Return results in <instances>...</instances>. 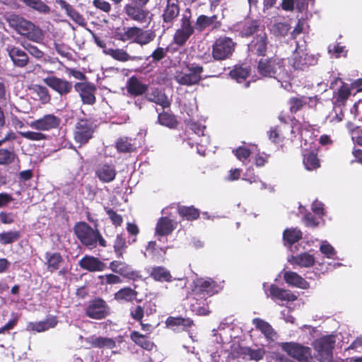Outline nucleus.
<instances>
[{"instance_id":"f257e3e1","label":"nucleus","mask_w":362,"mask_h":362,"mask_svg":"<svg viewBox=\"0 0 362 362\" xmlns=\"http://www.w3.org/2000/svg\"><path fill=\"white\" fill-rule=\"evenodd\" d=\"M257 72L264 78H273L278 81L287 76L284 60L276 56L263 57L257 62Z\"/></svg>"},{"instance_id":"f03ea898","label":"nucleus","mask_w":362,"mask_h":362,"mask_svg":"<svg viewBox=\"0 0 362 362\" xmlns=\"http://www.w3.org/2000/svg\"><path fill=\"white\" fill-rule=\"evenodd\" d=\"M74 233L80 243L90 249L95 248L98 243L100 247H107V241L99 230L93 228L85 221L76 223L74 226Z\"/></svg>"},{"instance_id":"7ed1b4c3","label":"nucleus","mask_w":362,"mask_h":362,"mask_svg":"<svg viewBox=\"0 0 362 362\" xmlns=\"http://www.w3.org/2000/svg\"><path fill=\"white\" fill-rule=\"evenodd\" d=\"M97 125L92 118L78 119L74 130V141L79 144V147L87 144L93 138Z\"/></svg>"},{"instance_id":"20e7f679","label":"nucleus","mask_w":362,"mask_h":362,"mask_svg":"<svg viewBox=\"0 0 362 362\" xmlns=\"http://www.w3.org/2000/svg\"><path fill=\"white\" fill-rule=\"evenodd\" d=\"M334 344L335 339L332 335L323 336L313 341V349L317 352V357L320 362H332Z\"/></svg>"},{"instance_id":"39448f33","label":"nucleus","mask_w":362,"mask_h":362,"mask_svg":"<svg viewBox=\"0 0 362 362\" xmlns=\"http://www.w3.org/2000/svg\"><path fill=\"white\" fill-rule=\"evenodd\" d=\"M84 312L88 317L100 320L105 319L111 314V308L103 298L95 297L88 301Z\"/></svg>"},{"instance_id":"423d86ee","label":"nucleus","mask_w":362,"mask_h":362,"mask_svg":"<svg viewBox=\"0 0 362 362\" xmlns=\"http://www.w3.org/2000/svg\"><path fill=\"white\" fill-rule=\"evenodd\" d=\"M235 47V43L230 37H219L212 45V57L218 61L228 59L233 54Z\"/></svg>"},{"instance_id":"0eeeda50","label":"nucleus","mask_w":362,"mask_h":362,"mask_svg":"<svg viewBox=\"0 0 362 362\" xmlns=\"http://www.w3.org/2000/svg\"><path fill=\"white\" fill-rule=\"evenodd\" d=\"M187 73H180L175 76L176 81L182 86H191L198 84L202 79V74L204 71L202 66L196 64L187 65Z\"/></svg>"},{"instance_id":"6e6552de","label":"nucleus","mask_w":362,"mask_h":362,"mask_svg":"<svg viewBox=\"0 0 362 362\" xmlns=\"http://www.w3.org/2000/svg\"><path fill=\"white\" fill-rule=\"evenodd\" d=\"M93 35L95 44L103 49L104 54L110 56L115 60L125 62L129 60L139 61L142 59L140 56H130L124 49L107 48L106 43L100 40L91 30L87 29Z\"/></svg>"},{"instance_id":"1a4fd4ad","label":"nucleus","mask_w":362,"mask_h":362,"mask_svg":"<svg viewBox=\"0 0 362 362\" xmlns=\"http://www.w3.org/2000/svg\"><path fill=\"white\" fill-rule=\"evenodd\" d=\"M281 348L288 356L299 362H311L313 360L312 350L308 346L296 342H285L282 344Z\"/></svg>"},{"instance_id":"9d476101","label":"nucleus","mask_w":362,"mask_h":362,"mask_svg":"<svg viewBox=\"0 0 362 362\" xmlns=\"http://www.w3.org/2000/svg\"><path fill=\"white\" fill-rule=\"evenodd\" d=\"M220 285L211 278H199L194 281L192 289L194 296L200 297H211L219 292Z\"/></svg>"},{"instance_id":"9b49d317","label":"nucleus","mask_w":362,"mask_h":362,"mask_svg":"<svg viewBox=\"0 0 362 362\" xmlns=\"http://www.w3.org/2000/svg\"><path fill=\"white\" fill-rule=\"evenodd\" d=\"M74 90L78 93L81 101L85 105H93L96 103V86L90 81L76 82Z\"/></svg>"},{"instance_id":"f8f14e48","label":"nucleus","mask_w":362,"mask_h":362,"mask_svg":"<svg viewBox=\"0 0 362 362\" xmlns=\"http://www.w3.org/2000/svg\"><path fill=\"white\" fill-rule=\"evenodd\" d=\"M316 62L317 59L313 54H309L305 50L300 49L298 43L296 42V48L291 61V66L295 70L305 71L310 66L314 65Z\"/></svg>"},{"instance_id":"ddd939ff","label":"nucleus","mask_w":362,"mask_h":362,"mask_svg":"<svg viewBox=\"0 0 362 362\" xmlns=\"http://www.w3.org/2000/svg\"><path fill=\"white\" fill-rule=\"evenodd\" d=\"M108 268L120 276L132 281H137L141 279L140 272L134 270L131 265L125 262L113 260L110 262Z\"/></svg>"},{"instance_id":"4468645a","label":"nucleus","mask_w":362,"mask_h":362,"mask_svg":"<svg viewBox=\"0 0 362 362\" xmlns=\"http://www.w3.org/2000/svg\"><path fill=\"white\" fill-rule=\"evenodd\" d=\"M43 82L61 97L71 93L74 88L71 81L56 76L46 77L43 78Z\"/></svg>"},{"instance_id":"2eb2a0df","label":"nucleus","mask_w":362,"mask_h":362,"mask_svg":"<svg viewBox=\"0 0 362 362\" xmlns=\"http://www.w3.org/2000/svg\"><path fill=\"white\" fill-rule=\"evenodd\" d=\"M61 119L54 114H47L43 117L33 120L30 123V127L37 131L47 132L59 127Z\"/></svg>"},{"instance_id":"dca6fc26","label":"nucleus","mask_w":362,"mask_h":362,"mask_svg":"<svg viewBox=\"0 0 362 362\" xmlns=\"http://www.w3.org/2000/svg\"><path fill=\"white\" fill-rule=\"evenodd\" d=\"M14 28L19 34L30 40L40 42L43 40V32L35 24H14Z\"/></svg>"},{"instance_id":"f3484780","label":"nucleus","mask_w":362,"mask_h":362,"mask_svg":"<svg viewBox=\"0 0 362 362\" xmlns=\"http://www.w3.org/2000/svg\"><path fill=\"white\" fill-rule=\"evenodd\" d=\"M95 173L98 180L103 183L112 182L117 174L115 166L108 163L98 164Z\"/></svg>"},{"instance_id":"a211bd4d","label":"nucleus","mask_w":362,"mask_h":362,"mask_svg":"<svg viewBox=\"0 0 362 362\" xmlns=\"http://www.w3.org/2000/svg\"><path fill=\"white\" fill-rule=\"evenodd\" d=\"M78 266L90 272H102L107 268L106 264L99 258L88 255L79 260Z\"/></svg>"},{"instance_id":"6ab92c4d","label":"nucleus","mask_w":362,"mask_h":362,"mask_svg":"<svg viewBox=\"0 0 362 362\" xmlns=\"http://www.w3.org/2000/svg\"><path fill=\"white\" fill-rule=\"evenodd\" d=\"M267 37L265 31L257 34L249 45V49L255 54L265 57L267 49Z\"/></svg>"},{"instance_id":"aec40b11","label":"nucleus","mask_w":362,"mask_h":362,"mask_svg":"<svg viewBox=\"0 0 362 362\" xmlns=\"http://www.w3.org/2000/svg\"><path fill=\"white\" fill-rule=\"evenodd\" d=\"M139 292L136 286L133 288L130 286H124L115 292L113 295L114 300L119 304L133 303L136 300Z\"/></svg>"},{"instance_id":"412c9836","label":"nucleus","mask_w":362,"mask_h":362,"mask_svg":"<svg viewBox=\"0 0 362 362\" xmlns=\"http://www.w3.org/2000/svg\"><path fill=\"white\" fill-rule=\"evenodd\" d=\"M177 226V221L167 216H162L157 221L155 228L156 235L158 236H168L175 230Z\"/></svg>"},{"instance_id":"4be33fe9","label":"nucleus","mask_w":362,"mask_h":362,"mask_svg":"<svg viewBox=\"0 0 362 362\" xmlns=\"http://www.w3.org/2000/svg\"><path fill=\"white\" fill-rule=\"evenodd\" d=\"M166 326L175 332H182L190 328L194 322L189 317L170 316L165 321Z\"/></svg>"},{"instance_id":"5701e85b","label":"nucleus","mask_w":362,"mask_h":362,"mask_svg":"<svg viewBox=\"0 0 362 362\" xmlns=\"http://www.w3.org/2000/svg\"><path fill=\"white\" fill-rule=\"evenodd\" d=\"M129 337L135 344L146 351H151L157 348L148 334H143L134 330L131 332Z\"/></svg>"},{"instance_id":"b1692460","label":"nucleus","mask_w":362,"mask_h":362,"mask_svg":"<svg viewBox=\"0 0 362 362\" xmlns=\"http://www.w3.org/2000/svg\"><path fill=\"white\" fill-rule=\"evenodd\" d=\"M269 296L272 300L293 302L297 300V296L290 290L281 288L276 284H271L269 288Z\"/></svg>"},{"instance_id":"393cba45","label":"nucleus","mask_w":362,"mask_h":362,"mask_svg":"<svg viewBox=\"0 0 362 362\" xmlns=\"http://www.w3.org/2000/svg\"><path fill=\"white\" fill-rule=\"evenodd\" d=\"M86 344L89 345V348L98 349H112L116 346L115 340L109 337H96L91 335L85 339Z\"/></svg>"},{"instance_id":"a878e982","label":"nucleus","mask_w":362,"mask_h":362,"mask_svg":"<svg viewBox=\"0 0 362 362\" xmlns=\"http://www.w3.org/2000/svg\"><path fill=\"white\" fill-rule=\"evenodd\" d=\"M58 320L56 316L52 315L47 317L45 320L35 322H28L27 325V330L35 331L37 332H42L48 330L50 328H54L57 326Z\"/></svg>"},{"instance_id":"bb28decb","label":"nucleus","mask_w":362,"mask_h":362,"mask_svg":"<svg viewBox=\"0 0 362 362\" xmlns=\"http://www.w3.org/2000/svg\"><path fill=\"white\" fill-rule=\"evenodd\" d=\"M126 88L129 94L136 97L146 93L148 86L143 83L136 76H132L128 78Z\"/></svg>"},{"instance_id":"cd10ccee","label":"nucleus","mask_w":362,"mask_h":362,"mask_svg":"<svg viewBox=\"0 0 362 362\" xmlns=\"http://www.w3.org/2000/svg\"><path fill=\"white\" fill-rule=\"evenodd\" d=\"M194 302L191 304V309L197 315L206 316L211 313L209 304L211 303L208 297L194 296Z\"/></svg>"},{"instance_id":"c85d7f7f","label":"nucleus","mask_w":362,"mask_h":362,"mask_svg":"<svg viewBox=\"0 0 362 362\" xmlns=\"http://www.w3.org/2000/svg\"><path fill=\"white\" fill-rule=\"evenodd\" d=\"M125 13L130 20L136 21H151V15L148 11L144 10L138 6L127 5L125 6Z\"/></svg>"},{"instance_id":"c756f323","label":"nucleus","mask_w":362,"mask_h":362,"mask_svg":"<svg viewBox=\"0 0 362 362\" xmlns=\"http://www.w3.org/2000/svg\"><path fill=\"white\" fill-rule=\"evenodd\" d=\"M146 98L148 101L160 105L163 108L170 107L171 103L168 100V96L158 88H153L149 93L146 94Z\"/></svg>"},{"instance_id":"7c9ffc66","label":"nucleus","mask_w":362,"mask_h":362,"mask_svg":"<svg viewBox=\"0 0 362 362\" xmlns=\"http://www.w3.org/2000/svg\"><path fill=\"white\" fill-rule=\"evenodd\" d=\"M46 259L45 264L48 272L52 273L59 269L64 262V258L61 253L58 252H47L45 255Z\"/></svg>"},{"instance_id":"2f4dec72","label":"nucleus","mask_w":362,"mask_h":362,"mask_svg":"<svg viewBox=\"0 0 362 362\" xmlns=\"http://www.w3.org/2000/svg\"><path fill=\"white\" fill-rule=\"evenodd\" d=\"M8 55L13 62L14 65L18 67H24L28 64V57L22 49L13 47H8Z\"/></svg>"},{"instance_id":"473e14b6","label":"nucleus","mask_w":362,"mask_h":362,"mask_svg":"<svg viewBox=\"0 0 362 362\" xmlns=\"http://www.w3.org/2000/svg\"><path fill=\"white\" fill-rule=\"evenodd\" d=\"M149 276L156 281L171 282L173 276L170 272L163 266H155L151 267Z\"/></svg>"},{"instance_id":"72a5a7b5","label":"nucleus","mask_w":362,"mask_h":362,"mask_svg":"<svg viewBox=\"0 0 362 362\" xmlns=\"http://www.w3.org/2000/svg\"><path fill=\"white\" fill-rule=\"evenodd\" d=\"M193 33L194 28L192 24H182V27L174 35V42L179 46L184 45Z\"/></svg>"},{"instance_id":"f704fd0d","label":"nucleus","mask_w":362,"mask_h":362,"mask_svg":"<svg viewBox=\"0 0 362 362\" xmlns=\"http://www.w3.org/2000/svg\"><path fill=\"white\" fill-rule=\"evenodd\" d=\"M284 279L286 283L293 286L302 289L309 288V283L295 272H285L284 274Z\"/></svg>"},{"instance_id":"c9c22d12","label":"nucleus","mask_w":362,"mask_h":362,"mask_svg":"<svg viewBox=\"0 0 362 362\" xmlns=\"http://www.w3.org/2000/svg\"><path fill=\"white\" fill-rule=\"evenodd\" d=\"M313 98L306 97L305 95H302L300 97H291L288 100V104L289 106V111L292 115L296 114L298 112L302 110L304 107L310 103L312 100Z\"/></svg>"},{"instance_id":"e433bc0d","label":"nucleus","mask_w":362,"mask_h":362,"mask_svg":"<svg viewBox=\"0 0 362 362\" xmlns=\"http://www.w3.org/2000/svg\"><path fill=\"white\" fill-rule=\"evenodd\" d=\"M351 87L345 83L341 82L339 88L333 93L334 104L337 105H344L349 96L351 95Z\"/></svg>"},{"instance_id":"4c0bfd02","label":"nucleus","mask_w":362,"mask_h":362,"mask_svg":"<svg viewBox=\"0 0 362 362\" xmlns=\"http://www.w3.org/2000/svg\"><path fill=\"white\" fill-rule=\"evenodd\" d=\"M303 162L308 170H315L320 167V161L316 150H305Z\"/></svg>"},{"instance_id":"58836bf2","label":"nucleus","mask_w":362,"mask_h":362,"mask_svg":"<svg viewBox=\"0 0 362 362\" xmlns=\"http://www.w3.org/2000/svg\"><path fill=\"white\" fill-rule=\"evenodd\" d=\"M291 264L300 267H310L315 264V257L308 252H302L296 256H292L289 260Z\"/></svg>"},{"instance_id":"ea45409f","label":"nucleus","mask_w":362,"mask_h":362,"mask_svg":"<svg viewBox=\"0 0 362 362\" xmlns=\"http://www.w3.org/2000/svg\"><path fill=\"white\" fill-rule=\"evenodd\" d=\"M177 214L182 219L187 221H194L199 218L200 211L193 206H177Z\"/></svg>"},{"instance_id":"a19ab883","label":"nucleus","mask_w":362,"mask_h":362,"mask_svg":"<svg viewBox=\"0 0 362 362\" xmlns=\"http://www.w3.org/2000/svg\"><path fill=\"white\" fill-rule=\"evenodd\" d=\"M251 69L250 66L235 65L230 71L229 74L232 78L238 82L245 81L250 74Z\"/></svg>"},{"instance_id":"79ce46f5","label":"nucleus","mask_w":362,"mask_h":362,"mask_svg":"<svg viewBox=\"0 0 362 362\" xmlns=\"http://www.w3.org/2000/svg\"><path fill=\"white\" fill-rule=\"evenodd\" d=\"M158 122L160 125L170 129L176 128L178 124L175 115L166 111H163L158 114Z\"/></svg>"},{"instance_id":"37998d69","label":"nucleus","mask_w":362,"mask_h":362,"mask_svg":"<svg viewBox=\"0 0 362 362\" xmlns=\"http://www.w3.org/2000/svg\"><path fill=\"white\" fill-rule=\"evenodd\" d=\"M179 13L178 0H167V5L163 15L165 22L174 20Z\"/></svg>"},{"instance_id":"c03bdc74","label":"nucleus","mask_w":362,"mask_h":362,"mask_svg":"<svg viewBox=\"0 0 362 362\" xmlns=\"http://www.w3.org/2000/svg\"><path fill=\"white\" fill-rule=\"evenodd\" d=\"M127 247L128 245L125 237H124L122 234H117L113 245L116 257L119 259H122Z\"/></svg>"},{"instance_id":"a18cd8bd","label":"nucleus","mask_w":362,"mask_h":362,"mask_svg":"<svg viewBox=\"0 0 362 362\" xmlns=\"http://www.w3.org/2000/svg\"><path fill=\"white\" fill-rule=\"evenodd\" d=\"M146 250L153 259L159 260L163 259L167 248L158 246L156 241H149L146 245Z\"/></svg>"},{"instance_id":"49530a36","label":"nucleus","mask_w":362,"mask_h":362,"mask_svg":"<svg viewBox=\"0 0 362 362\" xmlns=\"http://www.w3.org/2000/svg\"><path fill=\"white\" fill-rule=\"evenodd\" d=\"M116 148L120 153H130L136 149L132 139L128 137L119 138L116 142Z\"/></svg>"},{"instance_id":"de8ad7c7","label":"nucleus","mask_w":362,"mask_h":362,"mask_svg":"<svg viewBox=\"0 0 362 362\" xmlns=\"http://www.w3.org/2000/svg\"><path fill=\"white\" fill-rule=\"evenodd\" d=\"M30 90L38 97V99L42 104H47L50 102L51 96L45 86L34 84L30 88Z\"/></svg>"},{"instance_id":"09e8293b","label":"nucleus","mask_w":362,"mask_h":362,"mask_svg":"<svg viewBox=\"0 0 362 362\" xmlns=\"http://www.w3.org/2000/svg\"><path fill=\"white\" fill-rule=\"evenodd\" d=\"M21 237L19 230H8L0 233V244L3 245H11L18 241Z\"/></svg>"},{"instance_id":"8fccbe9b","label":"nucleus","mask_w":362,"mask_h":362,"mask_svg":"<svg viewBox=\"0 0 362 362\" xmlns=\"http://www.w3.org/2000/svg\"><path fill=\"white\" fill-rule=\"evenodd\" d=\"M303 233L297 228H288L283 233V238L290 245H293L302 239Z\"/></svg>"},{"instance_id":"3c124183","label":"nucleus","mask_w":362,"mask_h":362,"mask_svg":"<svg viewBox=\"0 0 362 362\" xmlns=\"http://www.w3.org/2000/svg\"><path fill=\"white\" fill-rule=\"evenodd\" d=\"M265 30V27L264 24H245L243 28L240 30L241 37H250L252 35H255L259 33L261 31Z\"/></svg>"},{"instance_id":"603ef678","label":"nucleus","mask_w":362,"mask_h":362,"mask_svg":"<svg viewBox=\"0 0 362 362\" xmlns=\"http://www.w3.org/2000/svg\"><path fill=\"white\" fill-rule=\"evenodd\" d=\"M21 1L28 7L39 13H48L50 11V8L41 0H21Z\"/></svg>"},{"instance_id":"864d4df0","label":"nucleus","mask_w":362,"mask_h":362,"mask_svg":"<svg viewBox=\"0 0 362 362\" xmlns=\"http://www.w3.org/2000/svg\"><path fill=\"white\" fill-rule=\"evenodd\" d=\"M252 323L255 325L256 328L260 330L266 337L272 338L274 334V329L266 321L260 318H255Z\"/></svg>"},{"instance_id":"5fc2aeb1","label":"nucleus","mask_w":362,"mask_h":362,"mask_svg":"<svg viewBox=\"0 0 362 362\" xmlns=\"http://www.w3.org/2000/svg\"><path fill=\"white\" fill-rule=\"evenodd\" d=\"M57 3L72 21L75 23H81V16L71 6L64 0H59Z\"/></svg>"},{"instance_id":"6e6d98bb","label":"nucleus","mask_w":362,"mask_h":362,"mask_svg":"<svg viewBox=\"0 0 362 362\" xmlns=\"http://www.w3.org/2000/svg\"><path fill=\"white\" fill-rule=\"evenodd\" d=\"M156 37V33L151 30H143L139 28L138 36L136 38V43L141 45H147L153 41Z\"/></svg>"},{"instance_id":"4d7b16f0","label":"nucleus","mask_w":362,"mask_h":362,"mask_svg":"<svg viewBox=\"0 0 362 362\" xmlns=\"http://www.w3.org/2000/svg\"><path fill=\"white\" fill-rule=\"evenodd\" d=\"M42 131L37 132H18V134L23 138L33 141H45L48 139V136L42 132Z\"/></svg>"},{"instance_id":"13d9d810","label":"nucleus","mask_w":362,"mask_h":362,"mask_svg":"<svg viewBox=\"0 0 362 362\" xmlns=\"http://www.w3.org/2000/svg\"><path fill=\"white\" fill-rule=\"evenodd\" d=\"M16 158V154L13 151L0 148V165H10L14 162Z\"/></svg>"},{"instance_id":"bf43d9fd","label":"nucleus","mask_w":362,"mask_h":362,"mask_svg":"<svg viewBox=\"0 0 362 362\" xmlns=\"http://www.w3.org/2000/svg\"><path fill=\"white\" fill-rule=\"evenodd\" d=\"M99 279L101 280L103 284L106 285L119 284L123 282L120 276L115 273H110L99 276Z\"/></svg>"},{"instance_id":"052dcab7","label":"nucleus","mask_w":362,"mask_h":362,"mask_svg":"<svg viewBox=\"0 0 362 362\" xmlns=\"http://www.w3.org/2000/svg\"><path fill=\"white\" fill-rule=\"evenodd\" d=\"M304 0H282L281 8L286 11H292L295 6L296 8L301 11L303 7Z\"/></svg>"},{"instance_id":"680f3d73","label":"nucleus","mask_w":362,"mask_h":362,"mask_svg":"<svg viewBox=\"0 0 362 362\" xmlns=\"http://www.w3.org/2000/svg\"><path fill=\"white\" fill-rule=\"evenodd\" d=\"M290 24H271L270 31L276 37H284L290 30Z\"/></svg>"},{"instance_id":"e2e57ef3","label":"nucleus","mask_w":362,"mask_h":362,"mask_svg":"<svg viewBox=\"0 0 362 362\" xmlns=\"http://www.w3.org/2000/svg\"><path fill=\"white\" fill-rule=\"evenodd\" d=\"M104 210L108 215L112 225L116 228L122 226L123 223V218L120 214H117L114 209L107 206L104 207Z\"/></svg>"},{"instance_id":"0e129e2a","label":"nucleus","mask_w":362,"mask_h":362,"mask_svg":"<svg viewBox=\"0 0 362 362\" xmlns=\"http://www.w3.org/2000/svg\"><path fill=\"white\" fill-rule=\"evenodd\" d=\"M348 128L350 129L353 141L362 146V129L358 127H354L351 122L348 124Z\"/></svg>"},{"instance_id":"69168bd1","label":"nucleus","mask_w":362,"mask_h":362,"mask_svg":"<svg viewBox=\"0 0 362 362\" xmlns=\"http://www.w3.org/2000/svg\"><path fill=\"white\" fill-rule=\"evenodd\" d=\"M54 48L62 57H64L67 59H71L72 58V54L71 53L70 47L65 45L64 43H59V42H54Z\"/></svg>"},{"instance_id":"338daca9","label":"nucleus","mask_w":362,"mask_h":362,"mask_svg":"<svg viewBox=\"0 0 362 362\" xmlns=\"http://www.w3.org/2000/svg\"><path fill=\"white\" fill-rule=\"evenodd\" d=\"M139 32V28L137 27H131L127 28L126 33H124L123 35H120L122 41L126 42L128 40H133L134 42H136V38L138 36V33Z\"/></svg>"},{"instance_id":"774afa93","label":"nucleus","mask_w":362,"mask_h":362,"mask_svg":"<svg viewBox=\"0 0 362 362\" xmlns=\"http://www.w3.org/2000/svg\"><path fill=\"white\" fill-rule=\"evenodd\" d=\"M233 153L236 156V158L242 161L243 163L247 160L251 155L252 152L250 149L246 147L240 146L234 150H233Z\"/></svg>"}]
</instances>
